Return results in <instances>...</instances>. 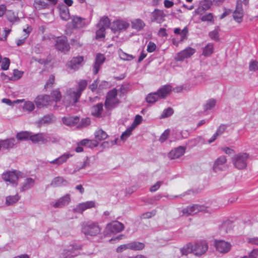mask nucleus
Returning a JSON list of instances; mask_svg holds the SVG:
<instances>
[{"instance_id":"f257e3e1","label":"nucleus","mask_w":258,"mask_h":258,"mask_svg":"<svg viewBox=\"0 0 258 258\" xmlns=\"http://www.w3.org/2000/svg\"><path fill=\"white\" fill-rule=\"evenodd\" d=\"M101 230L97 222L87 221L82 224V231L86 236H95L100 233Z\"/></svg>"},{"instance_id":"f03ea898","label":"nucleus","mask_w":258,"mask_h":258,"mask_svg":"<svg viewBox=\"0 0 258 258\" xmlns=\"http://www.w3.org/2000/svg\"><path fill=\"white\" fill-rule=\"evenodd\" d=\"M81 95L73 88H70L67 90L65 95L63 96V103L66 106L75 105L77 103Z\"/></svg>"},{"instance_id":"7ed1b4c3","label":"nucleus","mask_w":258,"mask_h":258,"mask_svg":"<svg viewBox=\"0 0 258 258\" xmlns=\"http://www.w3.org/2000/svg\"><path fill=\"white\" fill-rule=\"evenodd\" d=\"M82 249L81 245L74 243L64 249L61 255L62 258H74L81 254L80 250Z\"/></svg>"},{"instance_id":"20e7f679","label":"nucleus","mask_w":258,"mask_h":258,"mask_svg":"<svg viewBox=\"0 0 258 258\" xmlns=\"http://www.w3.org/2000/svg\"><path fill=\"white\" fill-rule=\"evenodd\" d=\"M248 155L246 153H240L235 155L232 158L234 166L238 169H243L247 166Z\"/></svg>"},{"instance_id":"39448f33","label":"nucleus","mask_w":258,"mask_h":258,"mask_svg":"<svg viewBox=\"0 0 258 258\" xmlns=\"http://www.w3.org/2000/svg\"><path fill=\"white\" fill-rule=\"evenodd\" d=\"M227 159L225 156H221L218 158L214 162L213 169L214 172H218L222 171H225L228 168L226 164Z\"/></svg>"},{"instance_id":"423d86ee","label":"nucleus","mask_w":258,"mask_h":258,"mask_svg":"<svg viewBox=\"0 0 258 258\" xmlns=\"http://www.w3.org/2000/svg\"><path fill=\"white\" fill-rule=\"evenodd\" d=\"M142 121V117L140 115H137L135 116V120L132 124L125 132H124L120 137V140L124 142L131 135L132 131Z\"/></svg>"},{"instance_id":"0eeeda50","label":"nucleus","mask_w":258,"mask_h":258,"mask_svg":"<svg viewBox=\"0 0 258 258\" xmlns=\"http://www.w3.org/2000/svg\"><path fill=\"white\" fill-rule=\"evenodd\" d=\"M244 15L243 10L242 9L241 0H237L236 9L233 12V19L238 23H240L243 20Z\"/></svg>"},{"instance_id":"6e6552de","label":"nucleus","mask_w":258,"mask_h":258,"mask_svg":"<svg viewBox=\"0 0 258 258\" xmlns=\"http://www.w3.org/2000/svg\"><path fill=\"white\" fill-rule=\"evenodd\" d=\"M206 210L207 207L203 205H194L183 209L182 212L188 216L196 214L200 212H205Z\"/></svg>"},{"instance_id":"1a4fd4ad","label":"nucleus","mask_w":258,"mask_h":258,"mask_svg":"<svg viewBox=\"0 0 258 258\" xmlns=\"http://www.w3.org/2000/svg\"><path fill=\"white\" fill-rule=\"evenodd\" d=\"M71 19V23L74 29H82L88 25L85 18L73 15Z\"/></svg>"},{"instance_id":"9d476101","label":"nucleus","mask_w":258,"mask_h":258,"mask_svg":"<svg viewBox=\"0 0 258 258\" xmlns=\"http://www.w3.org/2000/svg\"><path fill=\"white\" fill-rule=\"evenodd\" d=\"M55 47L57 50L63 52L68 51L70 48L66 37L57 38L55 44Z\"/></svg>"},{"instance_id":"9b49d317","label":"nucleus","mask_w":258,"mask_h":258,"mask_svg":"<svg viewBox=\"0 0 258 258\" xmlns=\"http://www.w3.org/2000/svg\"><path fill=\"white\" fill-rule=\"evenodd\" d=\"M215 246L217 251L220 253H225L231 249V244L224 240H215Z\"/></svg>"},{"instance_id":"f8f14e48","label":"nucleus","mask_w":258,"mask_h":258,"mask_svg":"<svg viewBox=\"0 0 258 258\" xmlns=\"http://www.w3.org/2000/svg\"><path fill=\"white\" fill-rule=\"evenodd\" d=\"M71 201V197L69 194L59 198L56 202H52L50 205L55 208H60L68 205Z\"/></svg>"},{"instance_id":"ddd939ff","label":"nucleus","mask_w":258,"mask_h":258,"mask_svg":"<svg viewBox=\"0 0 258 258\" xmlns=\"http://www.w3.org/2000/svg\"><path fill=\"white\" fill-rule=\"evenodd\" d=\"M195 52V49L188 47L178 53L175 59L178 61H182L185 58L190 57Z\"/></svg>"},{"instance_id":"4468645a","label":"nucleus","mask_w":258,"mask_h":258,"mask_svg":"<svg viewBox=\"0 0 258 258\" xmlns=\"http://www.w3.org/2000/svg\"><path fill=\"white\" fill-rule=\"evenodd\" d=\"M83 60V56L74 57L67 63L66 66L68 69L76 71L80 68Z\"/></svg>"},{"instance_id":"2eb2a0df","label":"nucleus","mask_w":258,"mask_h":258,"mask_svg":"<svg viewBox=\"0 0 258 258\" xmlns=\"http://www.w3.org/2000/svg\"><path fill=\"white\" fill-rule=\"evenodd\" d=\"M51 100L50 96L47 95H42L37 97L35 100L36 105L38 108L47 106L49 104Z\"/></svg>"},{"instance_id":"dca6fc26","label":"nucleus","mask_w":258,"mask_h":258,"mask_svg":"<svg viewBox=\"0 0 258 258\" xmlns=\"http://www.w3.org/2000/svg\"><path fill=\"white\" fill-rule=\"evenodd\" d=\"M207 250L208 245L206 241L197 242L194 246V252L197 256L204 254Z\"/></svg>"},{"instance_id":"f3484780","label":"nucleus","mask_w":258,"mask_h":258,"mask_svg":"<svg viewBox=\"0 0 258 258\" xmlns=\"http://www.w3.org/2000/svg\"><path fill=\"white\" fill-rule=\"evenodd\" d=\"M19 172L17 171H9L3 174L2 178L6 181L11 183H17L19 178Z\"/></svg>"},{"instance_id":"a211bd4d","label":"nucleus","mask_w":258,"mask_h":258,"mask_svg":"<svg viewBox=\"0 0 258 258\" xmlns=\"http://www.w3.org/2000/svg\"><path fill=\"white\" fill-rule=\"evenodd\" d=\"M186 148L183 146H179L172 150L168 154V157L170 159H178L182 156L185 153Z\"/></svg>"},{"instance_id":"6ab92c4d","label":"nucleus","mask_w":258,"mask_h":258,"mask_svg":"<svg viewBox=\"0 0 258 258\" xmlns=\"http://www.w3.org/2000/svg\"><path fill=\"white\" fill-rule=\"evenodd\" d=\"M124 225L120 222L115 221L107 224V229L110 232L116 233L124 229Z\"/></svg>"},{"instance_id":"aec40b11","label":"nucleus","mask_w":258,"mask_h":258,"mask_svg":"<svg viewBox=\"0 0 258 258\" xmlns=\"http://www.w3.org/2000/svg\"><path fill=\"white\" fill-rule=\"evenodd\" d=\"M105 57L103 54L98 53L96 56L94 64L93 65V74L96 75L100 68L102 64L104 62Z\"/></svg>"},{"instance_id":"412c9836","label":"nucleus","mask_w":258,"mask_h":258,"mask_svg":"<svg viewBox=\"0 0 258 258\" xmlns=\"http://www.w3.org/2000/svg\"><path fill=\"white\" fill-rule=\"evenodd\" d=\"M95 207V203L93 201H88L78 205L74 211L76 213H82L85 210Z\"/></svg>"},{"instance_id":"4be33fe9","label":"nucleus","mask_w":258,"mask_h":258,"mask_svg":"<svg viewBox=\"0 0 258 258\" xmlns=\"http://www.w3.org/2000/svg\"><path fill=\"white\" fill-rule=\"evenodd\" d=\"M130 26L128 23L123 20H116L113 23L112 29L115 31L125 30Z\"/></svg>"},{"instance_id":"5701e85b","label":"nucleus","mask_w":258,"mask_h":258,"mask_svg":"<svg viewBox=\"0 0 258 258\" xmlns=\"http://www.w3.org/2000/svg\"><path fill=\"white\" fill-rule=\"evenodd\" d=\"M15 139L14 138H10L7 140L0 141V149L8 150L12 149L15 145Z\"/></svg>"},{"instance_id":"b1692460","label":"nucleus","mask_w":258,"mask_h":258,"mask_svg":"<svg viewBox=\"0 0 258 258\" xmlns=\"http://www.w3.org/2000/svg\"><path fill=\"white\" fill-rule=\"evenodd\" d=\"M172 90V87L170 85H166L162 86L156 92L160 98H165L169 94Z\"/></svg>"},{"instance_id":"393cba45","label":"nucleus","mask_w":258,"mask_h":258,"mask_svg":"<svg viewBox=\"0 0 258 258\" xmlns=\"http://www.w3.org/2000/svg\"><path fill=\"white\" fill-rule=\"evenodd\" d=\"M53 115L49 114L44 115L37 121V125L39 127L45 125H47L53 122Z\"/></svg>"},{"instance_id":"a878e982","label":"nucleus","mask_w":258,"mask_h":258,"mask_svg":"<svg viewBox=\"0 0 258 258\" xmlns=\"http://www.w3.org/2000/svg\"><path fill=\"white\" fill-rule=\"evenodd\" d=\"M227 126L225 124H221L217 128L216 133L213 135L212 137L208 140V143L211 144L214 142L218 137L222 135L225 130H226Z\"/></svg>"},{"instance_id":"bb28decb","label":"nucleus","mask_w":258,"mask_h":258,"mask_svg":"<svg viewBox=\"0 0 258 258\" xmlns=\"http://www.w3.org/2000/svg\"><path fill=\"white\" fill-rule=\"evenodd\" d=\"M72 156V155L69 153H64L57 158L50 161V163L59 166L67 162V160Z\"/></svg>"},{"instance_id":"cd10ccee","label":"nucleus","mask_w":258,"mask_h":258,"mask_svg":"<svg viewBox=\"0 0 258 258\" xmlns=\"http://www.w3.org/2000/svg\"><path fill=\"white\" fill-rule=\"evenodd\" d=\"M63 123L68 126H74L79 122L80 118L78 116L64 117L62 119Z\"/></svg>"},{"instance_id":"c85d7f7f","label":"nucleus","mask_w":258,"mask_h":258,"mask_svg":"<svg viewBox=\"0 0 258 258\" xmlns=\"http://www.w3.org/2000/svg\"><path fill=\"white\" fill-rule=\"evenodd\" d=\"M35 184V180L32 178H27L25 179L22 185L20 188L22 192L28 190L33 187Z\"/></svg>"},{"instance_id":"c756f323","label":"nucleus","mask_w":258,"mask_h":258,"mask_svg":"<svg viewBox=\"0 0 258 258\" xmlns=\"http://www.w3.org/2000/svg\"><path fill=\"white\" fill-rule=\"evenodd\" d=\"M68 183V181L62 177L58 176L53 179L50 183V185L53 187H57L66 185Z\"/></svg>"},{"instance_id":"7c9ffc66","label":"nucleus","mask_w":258,"mask_h":258,"mask_svg":"<svg viewBox=\"0 0 258 258\" xmlns=\"http://www.w3.org/2000/svg\"><path fill=\"white\" fill-rule=\"evenodd\" d=\"M59 15L60 18L64 21H67L71 17H70L68 8L64 5H62L59 8Z\"/></svg>"},{"instance_id":"2f4dec72","label":"nucleus","mask_w":258,"mask_h":258,"mask_svg":"<svg viewBox=\"0 0 258 258\" xmlns=\"http://www.w3.org/2000/svg\"><path fill=\"white\" fill-rule=\"evenodd\" d=\"M45 133H38L30 135L31 140L33 143H37L39 142H42L43 144H44L45 141Z\"/></svg>"},{"instance_id":"473e14b6","label":"nucleus","mask_w":258,"mask_h":258,"mask_svg":"<svg viewBox=\"0 0 258 258\" xmlns=\"http://www.w3.org/2000/svg\"><path fill=\"white\" fill-rule=\"evenodd\" d=\"M119 102V100L117 98L106 99L105 107L107 109H111L117 105Z\"/></svg>"},{"instance_id":"72a5a7b5","label":"nucleus","mask_w":258,"mask_h":258,"mask_svg":"<svg viewBox=\"0 0 258 258\" xmlns=\"http://www.w3.org/2000/svg\"><path fill=\"white\" fill-rule=\"evenodd\" d=\"M132 27L138 31L142 30L145 26V24L140 19H137L132 21Z\"/></svg>"},{"instance_id":"f704fd0d","label":"nucleus","mask_w":258,"mask_h":258,"mask_svg":"<svg viewBox=\"0 0 258 258\" xmlns=\"http://www.w3.org/2000/svg\"><path fill=\"white\" fill-rule=\"evenodd\" d=\"M103 107L102 103H98L93 106L91 112L92 115L97 117H100L103 111Z\"/></svg>"},{"instance_id":"c9c22d12","label":"nucleus","mask_w":258,"mask_h":258,"mask_svg":"<svg viewBox=\"0 0 258 258\" xmlns=\"http://www.w3.org/2000/svg\"><path fill=\"white\" fill-rule=\"evenodd\" d=\"M180 251L182 256H186L194 252V246L191 243H188L181 248Z\"/></svg>"},{"instance_id":"e433bc0d","label":"nucleus","mask_w":258,"mask_h":258,"mask_svg":"<svg viewBox=\"0 0 258 258\" xmlns=\"http://www.w3.org/2000/svg\"><path fill=\"white\" fill-rule=\"evenodd\" d=\"M129 249L133 250H141L144 248L145 244L144 243L134 241L128 243Z\"/></svg>"},{"instance_id":"4c0bfd02","label":"nucleus","mask_w":258,"mask_h":258,"mask_svg":"<svg viewBox=\"0 0 258 258\" xmlns=\"http://www.w3.org/2000/svg\"><path fill=\"white\" fill-rule=\"evenodd\" d=\"M174 33L176 34H179L180 35V41H182L186 39L188 33V28L185 27L181 30L180 28H176L174 29Z\"/></svg>"},{"instance_id":"58836bf2","label":"nucleus","mask_w":258,"mask_h":258,"mask_svg":"<svg viewBox=\"0 0 258 258\" xmlns=\"http://www.w3.org/2000/svg\"><path fill=\"white\" fill-rule=\"evenodd\" d=\"M20 196L18 195L15 196H9L6 198V205L7 206L12 205L16 203L20 199Z\"/></svg>"},{"instance_id":"ea45409f","label":"nucleus","mask_w":258,"mask_h":258,"mask_svg":"<svg viewBox=\"0 0 258 258\" xmlns=\"http://www.w3.org/2000/svg\"><path fill=\"white\" fill-rule=\"evenodd\" d=\"M95 137L97 141H101L106 139L108 135L104 131L99 130L95 132Z\"/></svg>"},{"instance_id":"a19ab883","label":"nucleus","mask_w":258,"mask_h":258,"mask_svg":"<svg viewBox=\"0 0 258 258\" xmlns=\"http://www.w3.org/2000/svg\"><path fill=\"white\" fill-rule=\"evenodd\" d=\"M159 98V95L157 92L151 93L147 95L146 100L149 103H154Z\"/></svg>"},{"instance_id":"79ce46f5","label":"nucleus","mask_w":258,"mask_h":258,"mask_svg":"<svg viewBox=\"0 0 258 258\" xmlns=\"http://www.w3.org/2000/svg\"><path fill=\"white\" fill-rule=\"evenodd\" d=\"M110 21L108 17H102L98 24H97L98 27H103L104 29H106L109 27Z\"/></svg>"},{"instance_id":"37998d69","label":"nucleus","mask_w":258,"mask_h":258,"mask_svg":"<svg viewBox=\"0 0 258 258\" xmlns=\"http://www.w3.org/2000/svg\"><path fill=\"white\" fill-rule=\"evenodd\" d=\"M31 133L28 132H21L17 133L16 135L17 139L19 141L26 140L30 139Z\"/></svg>"},{"instance_id":"c03bdc74","label":"nucleus","mask_w":258,"mask_h":258,"mask_svg":"<svg viewBox=\"0 0 258 258\" xmlns=\"http://www.w3.org/2000/svg\"><path fill=\"white\" fill-rule=\"evenodd\" d=\"M213 52V44L208 43L203 49V55L205 56L210 55Z\"/></svg>"},{"instance_id":"a18cd8bd","label":"nucleus","mask_w":258,"mask_h":258,"mask_svg":"<svg viewBox=\"0 0 258 258\" xmlns=\"http://www.w3.org/2000/svg\"><path fill=\"white\" fill-rule=\"evenodd\" d=\"M51 97L53 101L57 102L60 100L62 97L61 94L58 89H55L51 92Z\"/></svg>"},{"instance_id":"49530a36","label":"nucleus","mask_w":258,"mask_h":258,"mask_svg":"<svg viewBox=\"0 0 258 258\" xmlns=\"http://www.w3.org/2000/svg\"><path fill=\"white\" fill-rule=\"evenodd\" d=\"M88 84V82L85 80H81L78 83V88L76 90L82 94V92L85 89Z\"/></svg>"},{"instance_id":"de8ad7c7","label":"nucleus","mask_w":258,"mask_h":258,"mask_svg":"<svg viewBox=\"0 0 258 258\" xmlns=\"http://www.w3.org/2000/svg\"><path fill=\"white\" fill-rule=\"evenodd\" d=\"M209 35L212 40L219 41L220 40L219 36V27H217L213 31H211L209 33Z\"/></svg>"},{"instance_id":"09e8293b","label":"nucleus","mask_w":258,"mask_h":258,"mask_svg":"<svg viewBox=\"0 0 258 258\" xmlns=\"http://www.w3.org/2000/svg\"><path fill=\"white\" fill-rule=\"evenodd\" d=\"M174 112L173 109L171 107H168L164 109L160 115V118H165L172 115Z\"/></svg>"},{"instance_id":"8fccbe9b","label":"nucleus","mask_w":258,"mask_h":258,"mask_svg":"<svg viewBox=\"0 0 258 258\" xmlns=\"http://www.w3.org/2000/svg\"><path fill=\"white\" fill-rule=\"evenodd\" d=\"M216 100L214 99H211L207 101V103L204 106V109L205 111L211 109L213 108L216 104Z\"/></svg>"},{"instance_id":"3c124183","label":"nucleus","mask_w":258,"mask_h":258,"mask_svg":"<svg viewBox=\"0 0 258 258\" xmlns=\"http://www.w3.org/2000/svg\"><path fill=\"white\" fill-rule=\"evenodd\" d=\"M34 104L32 102L27 101L25 103L23 106V109L29 112L33 111L34 109Z\"/></svg>"},{"instance_id":"603ef678","label":"nucleus","mask_w":258,"mask_h":258,"mask_svg":"<svg viewBox=\"0 0 258 258\" xmlns=\"http://www.w3.org/2000/svg\"><path fill=\"white\" fill-rule=\"evenodd\" d=\"M212 5V2L211 0H204L201 3V7L204 10H207L210 8Z\"/></svg>"},{"instance_id":"864d4df0","label":"nucleus","mask_w":258,"mask_h":258,"mask_svg":"<svg viewBox=\"0 0 258 258\" xmlns=\"http://www.w3.org/2000/svg\"><path fill=\"white\" fill-rule=\"evenodd\" d=\"M54 80H55V77L53 75H51L48 80L47 81L45 86L44 88H51L53 86V85L54 83Z\"/></svg>"},{"instance_id":"5fc2aeb1","label":"nucleus","mask_w":258,"mask_h":258,"mask_svg":"<svg viewBox=\"0 0 258 258\" xmlns=\"http://www.w3.org/2000/svg\"><path fill=\"white\" fill-rule=\"evenodd\" d=\"M10 63V59L7 57H4L2 61V69L3 70H7L9 68Z\"/></svg>"},{"instance_id":"6e6d98bb","label":"nucleus","mask_w":258,"mask_h":258,"mask_svg":"<svg viewBox=\"0 0 258 258\" xmlns=\"http://www.w3.org/2000/svg\"><path fill=\"white\" fill-rule=\"evenodd\" d=\"M58 141V139L57 138L53 137L48 134H45L44 144L48 142L55 143Z\"/></svg>"},{"instance_id":"4d7b16f0","label":"nucleus","mask_w":258,"mask_h":258,"mask_svg":"<svg viewBox=\"0 0 258 258\" xmlns=\"http://www.w3.org/2000/svg\"><path fill=\"white\" fill-rule=\"evenodd\" d=\"M35 4L38 6V8L39 9H45L48 6V3L43 0H36L35 1Z\"/></svg>"},{"instance_id":"13d9d810","label":"nucleus","mask_w":258,"mask_h":258,"mask_svg":"<svg viewBox=\"0 0 258 258\" xmlns=\"http://www.w3.org/2000/svg\"><path fill=\"white\" fill-rule=\"evenodd\" d=\"M99 29L96 32V38L97 39L104 38L105 37V29L103 27H98Z\"/></svg>"},{"instance_id":"bf43d9fd","label":"nucleus","mask_w":258,"mask_h":258,"mask_svg":"<svg viewBox=\"0 0 258 258\" xmlns=\"http://www.w3.org/2000/svg\"><path fill=\"white\" fill-rule=\"evenodd\" d=\"M7 17L8 21L10 22L14 23L19 20L18 17L16 16L14 14V13L12 12H9L8 13Z\"/></svg>"},{"instance_id":"052dcab7","label":"nucleus","mask_w":258,"mask_h":258,"mask_svg":"<svg viewBox=\"0 0 258 258\" xmlns=\"http://www.w3.org/2000/svg\"><path fill=\"white\" fill-rule=\"evenodd\" d=\"M258 256V249H255L249 253L248 255H245L240 258H257Z\"/></svg>"},{"instance_id":"680f3d73","label":"nucleus","mask_w":258,"mask_h":258,"mask_svg":"<svg viewBox=\"0 0 258 258\" xmlns=\"http://www.w3.org/2000/svg\"><path fill=\"white\" fill-rule=\"evenodd\" d=\"M117 94V90L114 88L108 92L106 99L115 98H116Z\"/></svg>"},{"instance_id":"e2e57ef3","label":"nucleus","mask_w":258,"mask_h":258,"mask_svg":"<svg viewBox=\"0 0 258 258\" xmlns=\"http://www.w3.org/2000/svg\"><path fill=\"white\" fill-rule=\"evenodd\" d=\"M249 69L250 71H255L258 70V62L252 60L249 63Z\"/></svg>"},{"instance_id":"0e129e2a","label":"nucleus","mask_w":258,"mask_h":258,"mask_svg":"<svg viewBox=\"0 0 258 258\" xmlns=\"http://www.w3.org/2000/svg\"><path fill=\"white\" fill-rule=\"evenodd\" d=\"M118 141L119 140L117 138H116L114 140L111 141L110 143H109L108 142H104L102 144V146L104 147H108L110 146H112L113 145H120V144L118 143Z\"/></svg>"},{"instance_id":"69168bd1","label":"nucleus","mask_w":258,"mask_h":258,"mask_svg":"<svg viewBox=\"0 0 258 258\" xmlns=\"http://www.w3.org/2000/svg\"><path fill=\"white\" fill-rule=\"evenodd\" d=\"M169 133H170L169 130L167 129V130H165L161 135V136L159 139V141L161 143H163L164 141H165L167 140V138L168 137V136L169 135Z\"/></svg>"},{"instance_id":"338daca9","label":"nucleus","mask_w":258,"mask_h":258,"mask_svg":"<svg viewBox=\"0 0 258 258\" xmlns=\"http://www.w3.org/2000/svg\"><path fill=\"white\" fill-rule=\"evenodd\" d=\"M163 183L162 181H157L155 184L151 186L150 190L151 192H155L159 188L161 185Z\"/></svg>"},{"instance_id":"774afa93","label":"nucleus","mask_w":258,"mask_h":258,"mask_svg":"<svg viewBox=\"0 0 258 258\" xmlns=\"http://www.w3.org/2000/svg\"><path fill=\"white\" fill-rule=\"evenodd\" d=\"M156 48V44L154 43H153L151 41H150L147 45V50L148 52H152L155 50Z\"/></svg>"}]
</instances>
